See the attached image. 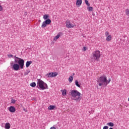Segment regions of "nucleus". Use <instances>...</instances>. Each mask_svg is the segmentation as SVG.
<instances>
[{
  "mask_svg": "<svg viewBox=\"0 0 129 129\" xmlns=\"http://www.w3.org/2000/svg\"><path fill=\"white\" fill-rule=\"evenodd\" d=\"M39 22H41V20H39Z\"/></svg>",
  "mask_w": 129,
  "mask_h": 129,
  "instance_id": "4c0bfd02",
  "label": "nucleus"
},
{
  "mask_svg": "<svg viewBox=\"0 0 129 129\" xmlns=\"http://www.w3.org/2000/svg\"><path fill=\"white\" fill-rule=\"evenodd\" d=\"M15 59H18V60L20 58V57H17L16 56H14Z\"/></svg>",
  "mask_w": 129,
  "mask_h": 129,
  "instance_id": "f704fd0d",
  "label": "nucleus"
},
{
  "mask_svg": "<svg viewBox=\"0 0 129 129\" xmlns=\"http://www.w3.org/2000/svg\"><path fill=\"white\" fill-rule=\"evenodd\" d=\"M24 64H25V60H24V59L20 58L19 59L18 65H19L21 69H23Z\"/></svg>",
  "mask_w": 129,
  "mask_h": 129,
  "instance_id": "0eeeda50",
  "label": "nucleus"
},
{
  "mask_svg": "<svg viewBox=\"0 0 129 129\" xmlns=\"http://www.w3.org/2000/svg\"><path fill=\"white\" fill-rule=\"evenodd\" d=\"M97 82L99 86H107V78L106 76L105 75L101 76L97 79Z\"/></svg>",
  "mask_w": 129,
  "mask_h": 129,
  "instance_id": "f257e3e1",
  "label": "nucleus"
},
{
  "mask_svg": "<svg viewBox=\"0 0 129 129\" xmlns=\"http://www.w3.org/2000/svg\"><path fill=\"white\" fill-rule=\"evenodd\" d=\"M75 84H76V86H77L78 87H79V88L81 87V86H80V85H79V82H78V81H77V80L75 81Z\"/></svg>",
  "mask_w": 129,
  "mask_h": 129,
  "instance_id": "6ab92c4d",
  "label": "nucleus"
},
{
  "mask_svg": "<svg viewBox=\"0 0 129 129\" xmlns=\"http://www.w3.org/2000/svg\"><path fill=\"white\" fill-rule=\"evenodd\" d=\"M9 111L12 113L15 112V111H16V108L13 106H10L9 108Z\"/></svg>",
  "mask_w": 129,
  "mask_h": 129,
  "instance_id": "9d476101",
  "label": "nucleus"
},
{
  "mask_svg": "<svg viewBox=\"0 0 129 129\" xmlns=\"http://www.w3.org/2000/svg\"><path fill=\"white\" fill-rule=\"evenodd\" d=\"M49 18V15L45 14L43 16V19L44 20H48V18Z\"/></svg>",
  "mask_w": 129,
  "mask_h": 129,
  "instance_id": "a211bd4d",
  "label": "nucleus"
},
{
  "mask_svg": "<svg viewBox=\"0 0 129 129\" xmlns=\"http://www.w3.org/2000/svg\"><path fill=\"white\" fill-rule=\"evenodd\" d=\"M107 125H109V126H113L114 125V124L111 122L107 123Z\"/></svg>",
  "mask_w": 129,
  "mask_h": 129,
  "instance_id": "4be33fe9",
  "label": "nucleus"
},
{
  "mask_svg": "<svg viewBox=\"0 0 129 129\" xmlns=\"http://www.w3.org/2000/svg\"><path fill=\"white\" fill-rule=\"evenodd\" d=\"M15 63H19V59L15 58Z\"/></svg>",
  "mask_w": 129,
  "mask_h": 129,
  "instance_id": "c85d7f7f",
  "label": "nucleus"
},
{
  "mask_svg": "<svg viewBox=\"0 0 129 129\" xmlns=\"http://www.w3.org/2000/svg\"><path fill=\"white\" fill-rule=\"evenodd\" d=\"M50 24H51V19H46L42 23L41 28L44 29V28L47 27V25H50Z\"/></svg>",
  "mask_w": 129,
  "mask_h": 129,
  "instance_id": "423d86ee",
  "label": "nucleus"
},
{
  "mask_svg": "<svg viewBox=\"0 0 129 129\" xmlns=\"http://www.w3.org/2000/svg\"><path fill=\"white\" fill-rule=\"evenodd\" d=\"M10 65L11 66V68L15 71H18V70L20 69V65H19L18 63H14L13 62H12L10 63Z\"/></svg>",
  "mask_w": 129,
  "mask_h": 129,
  "instance_id": "39448f33",
  "label": "nucleus"
},
{
  "mask_svg": "<svg viewBox=\"0 0 129 129\" xmlns=\"http://www.w3.org/2000/svg\"><path fill=\"white\" fill-rule=\"evenodd\" d=\"M61 92H62V95H63V96H66V94H67V91L66 90H60Z\"/></svg>",
  "mask_w": 129,
  "mask_h": 129,
  "instance_id": "4468645a",
  "label": "nucleus"
},
{
  "mask_svg": "<svg viewBox=\"0 0 129 129\" xmlns=\"http://www.w3.org/2000/svg\"><path fill=\"white\" fill-rule=\"evenodd\" d=\"M57 75H58V73H57L56 72L49 73L46 74V76L48 78H52V77H56V76H57Z\"/></svg>",
  "mask_w": 129,
  "mask_h": 129,
  "instance_id": "6e6552de",
  "label": "nucleus"
},
{
  "mask_svg": "<svg viewBox=\"0 0 129 129\" xmlns=\"http://www.w3.org/2000/svg\"><path fill=\"white\" fill-rule=\"evenodd\" d=\"M85 2L86 5H87V6H88V7H90V4L88 3V0H85Z\"/></svg>",
  "mask_w": 129,
  "mask_h": 129,
  "instance_id": "393cba45",
  "label": "nucleus"
},
{
  "mask_svg": "<svg viewBox=\"0 0 129 129\" xmlns=\"http://www.w3.org/2000/svg\"><path fill=\"white\" fill-rule=\"evenodd\" d=\"M60 37V34H58L53 39V41H57Z\"/></svg>",
  "mask_w": 129,
  "mask_h": 129,
  "instance_id": "dca6fc26",
  "label": "nucleus"
},
{
  "mask_svg": "<svg viewBox=\"0 0 129 129\" xmlns=\"http://www.w3.org/2000/svg\"><path fill=\"white\" fill-rule=\"evenodd\" d=\"M81 4H82V0H77V3H76V5L79 6H81Z\"/></svg>",
  "mask_w": 129,
  "mask_h": 129,
  "instance_id": "ddd939ff",
  "label": "nucleus"
},
{
  "mask_svg": "<svg viewBox=\"0 0 129 129\" xmlns=\"http://www.w3.org/2000/svg\"><path fill=\"white\" fill-rule=\"evenodd\" d=\"M87 10L89 12H93V8L92 7H88Z\"/></svg>",
  "mask_w": 129,
  "mask_h": 129,
  "instance_id": "412c9836",
  "label": "nucleus"
},
{
  "mask_svg": "<svg viewBox=\"0 0 129 129\" xmlns=\"http://www.w3.org/2000/svg\"><path fill=\"white\" fill-rule=\"evenodd\" d=\"M111 35H108V36H107L106 41H111Z\"/></svg>",
  "mask_w": 129,
  "mask_h": 129,
  "instance_id": "f3484780",
  "label": "nucleus"
},
{
  "mask_svg": "<svg viewBox=\"0 0 129 129\" xmlns=\"http://www.w3.org/2000/svg\"><path fill=\"white\" fill-rule=\"evenodd\" d=\"M105 35L106 36V37H108V36H110V35H109V32H108V31H107L105 33Z\"/></svg>",
  "mask_w": 129,
  "mask_h": 129,
  "instance_id": "bb28decb",
  "label": "nucleus"
},
{
  "mask_svg": "<svg viewBox=\"0 0 129 129\" xmlns=\"http://www.w3.org/2000/svg\"><path fill=\"white\" fill-rule=\"evenodd\" d=\"M8 57L9 58H13V57H14V55H13V54H10V55H8Z\"/></svg>",
  "mask_w": 129,
  "mask_h": 129,
  "instance_id": "7c9ffc66",
  "label": "nucleus"
},
{
  "mask_svg": "<svg viewBox=\"0 0 129 129\" xmlns=\"http://www.w3.org/2000/svg\"><path fill=\"white\" fill-rule=\"evenodd\" d=\"M100 58V51L99 50L94 51L92 53L91 59L94 60L95 61H98Z\"/></svg>",
  "mask_w": 129,
  "mask_h": 129,
  "instance_id": "20e7f679",
  "label": "nucleus"
},
{
  "mask_svg": "<svg viewBox=\"0 0 129 129\" xmlns=\"http://www.w3.org/2000/svg\"><path fill=\"white\" fill-rule=\"evenodd\" d=\"M5 128L6 129H10L11 128V124L10 123L7 122L5 124Z\"/></svg>",
  "mask_w": 129,
  "mask_h": 129,
  "instance_id": "f8f14e48",
  "label": "nucleus"
},
{
  "mask_svg": "<svg viewBox=\"0 0 129 129\" xmlns=\"http://www.w3.org/2000/svg\"><path fill=\"white\" fill-rule=\"evenodd\" d=\"M83 51H86V47H83Z\"/></svg>",
  "mask_w": 129,
  "mask_h": 129,
  "instance_id": "c9c22d12",
  "label": "nucleus"
},
{
  "mask_svg": "<svg viewBox=\"0 0 129 129\" xmlns=\"http://www.w3.org/2000/svg\"><path fill=\"white\" fill-rule=\"evenodd\" d=\"M108 126H104L103 128V129H108Z\"/></svg>",
  "mask_w": 129,
  "mask_h": 129,
  "instance_id": "2f4dec72",
  "label": "nucleus"
},
{
  "mask_svg": "<svg viewBox=\"0 0 129 129\" xmlns=\"http://www.w3.org/2000/svg\"><path fill=\"white\" fill-rule=\"evenodd\" d=\"M69 81L70 83H71L73 81V76H70L69 78Z\"/></svg>",
  "mask_w": 129,
  "mask_h": 129,
  "instance_id": "aec40b11",
  "label": "nucleus"
},
{
  "mask_svg": "<svg viewBox=\"0 0 129 129\" xmlns=\"http://www.w3.org/2000/svg\"><path fill=\"white\" fill-rule=\"evenodd\" d=\"M55 107H56L54 105H50L48 108L49 110H53V109H54Z\"/></svg>",
  "mask_w": 129,
  "mask_h": 129,
  "instance_id": "2eb2a0df",
  "label": "nucleus"
},
{
  "mask_svg": "<svg viewBox=\"0 0 129 129\" xmlns=\"http://www.w3.org/2000/svg\"><path fill=\"white\" fill-rule=\"evenodd\" d=\"M3 11V6L0 5V12H2Z\"/></svg>",
  "mask_w": 129,
  "mask_h": 129,
  "instance_id": "72a5a7b5",
  "label": "nucleus"
},
{
  "mask_svg": "<svg viewBox=\"0 0 129 129\" xmlns=\"http://www.w3.org/2000/svg\"><path fill=\"white\" fill-rule=\"evenodd\" d=\"M71 95L73 100H76V101H80V100H81V93L76 90H72Z\"/></svg>",
  "mask_w": 129,
  "mask_h": 129,
  "instance_id": "f03ea898",
  "label": "nucleus"
},
{
  "mask_svg": "<svg viewBox=\"0 0 129 129\" xmlns=\"http://www.w3.org/2000/svg\"><path fill=\"white\" fill-rule=\"evenodd\" d=\"M14 129H16V128H14Z\"/></svg>",
  "mask_w": 129,
  "mask_h": 129,
  "instance_id": "58836bf2",
  "label": "nucleus"
},
{
  "mask_svg": "<svg viewBox=\"0 0 129 129\" xmlns=\"http://www.w3.org/2000/svg\"><path fill=\"white\" fill-rule=\"evenodd\" d=\"M30 86H31V87H36V83L33 82V83H31Z\"/></svg>",
  "mask_w": 129,
  "mask_h": 129,
  "instance_id": "5701e85b",
  "label": "nucleus"
},
{
  "mask_svg": "<svg viewBox=\"0 0 129 129\" xmlns=\"http://www.w3.org/2000/svg\"><path fill=\"white\" fill-rule=\"evenodd\" d=\"M128 101H129V98H128Z\"/></svg>",
  "mask_w": 129,
  "mask_h": 129,
  "instance_id": "e433bc0d",
  "label": "nucleus"
},
{
  "mask_svg": "<svg viewBox=\"0 0 129 129\" xmlns=\"http://www.w3.org/2000/svg\"><path fill=\"white\" fill-rule=\"evenodd\" d=\"M110 81H111V79H109L108 80H107V84H108L110 83Z\"/></svg>",
  "mask_w": 129,
  "mask_h": 129,
  "instance_id": "cd10ccee",
  "label": "nucleus"
},
{
  "mask_svg": "<svg viewBox=\"0 0 129 129\" xmlns=\"http://www.w3.org/2000/svg\"><path fill=\"white\" fill-rule=\"evenodd\" d=\"M66 27L67 28H74V25L71 24V23H70V21H67L66 23Z\"/></svg>",
  "mask_w": 129,
  "mask_h": 129,
  "instance_id": "1a4fd4ad",
  "label": "nucleus"
},
{
  "mask_svg": "<svg viewBox=\"0 0 129 129\" xmlns=\"http://www.w3.org/2000/svg\"><path fill=\"white\" fill-rule=\"evenodd\" d=\"M29 73H30V71L24 73L25 76H26V75H28V74H29Z\"/></svg>",
  "mask_w": 129,
  "mask_h": 129,
  "instance_id": "c756f323",
  "label": "nucleus"
},
{
  "mask_svg": "<svg viewBox=\"0 0 129 129\" xmlns=\"http://www.w3.org/2000/svg\"><path fill=\"white\" fill-rule=\"evenodd\" d=\"M37 87L41 90H45V89H48V85L42 80L37 79Z\"/></svg>",
  "mask_w": 129,
  "mask_h": 129,
  "instance_id": "7ed1b4c3",
  "label": "nucleus"
},
{
  "mask_svg": "<svg viewBox=\"0 0 129 129\" xmlns=\"http://www.w3.org/2000/svg\"><path fill=\"white\" fill-rule=\"evenodd\" d=\"M11 103H13V104H15V103H16V100L14 99L13 98H11Z\"/></svg>",
  "mask_w": 129,
  "mask_h": 129,
  "instance_id": "b1692460",
  "label": "nucleus"
},
{
  "mask_svg": "<svg viewBox=\"0 0 129 129\" xmlns=\"http://www.w3.org/2000/svg\"><path fill=\"white\" fill-rule=\"evenodd\" d=\"M32 63L33 61H27L26 63V67H27V68H28V67H30V65H31V64H32Z\"/></svg>",
  "mask_w": 129,
  "mask_h": 129,
  "instance_id": "9b49d317",
  "label": "nucleus"
},
{
  "mask_svg": "<svg viewBox=\"0 0 129 129\" xmlns=\"http://www.w3.org/2000/svg\"><path fill=\"white\" fill-rule=\"evenodd\" d=\"M54 126H55V125H54V126L51 127L50 128V129H56V127H54Z\"/></svg>",
  "mask_w": 129,
  "mask_h": 129,
  "instance_id": "473e14b6",
  "label": "nucleus"
},
{
  "mask_svg": "<svg viewBox=\"0 0 129 129\" xmlns=\"http://www.w3.org/2000/svg\"><path fill=\"white\" fill-rule=\"evenodd\" d=\"M125 15H126V16H129V9L125 10Z\"/></svg>",
  "mask_w": 129,
  "mask_h": 129,
  "instance_id": "a878e982",
  "label": "nucleus"
}]
</instances>
